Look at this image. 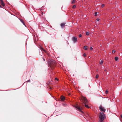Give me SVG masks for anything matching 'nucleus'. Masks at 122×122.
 Wrapping results in <instances>:
<instances>
[{"mask_svg": "<svg viewBox=\"0 0 122 122\" xmlns=\"http://www.w3.org/2000/svg\"><path fill=\"white\" fill-rule=\"evenodd\" d=\"M21 20V21L23 23V24L25 26V24H24V23L23 22V20Z\"/></svg>", "mask_w": 122, "mask_h": 122, "instance_id": "412c9836", "label": "nucleus"}, {"mask_svg": "<svg viewBox=\"0 0 122 122\" xmlns=\"http://www.w3.org/2000/svg\"><path fill=\"white\" fill-rule=\"evenodd\" d=\"M65 25V23H62L60 25H61V26L62 28H63L64 27Z\"/></svg>", "mask_w": 122, "mask_h": 122, "instance_id": "1a4fd4ad", "label": "nucleus"}, {"mask_svg": "<svg viewBox=\"0 0 122 122\" xmlns=\"http://www.w3.org/2000/svg\"><path fill=\"white\" fill-rule=\"evenodd\" d=\"M104 6H105V5L104 4H102V5L101 6L102 7H103Z\"/></svg>", "mask_w": 122, "mask_h": 122, "instance_id": "6ab92c4d", "label": "nucleus"}, {"mask_svg": "<svg viewBox=\"0 0 122 122\" xmlns=\"http://www.w3.org/2000/svg\"><path fill=\"white\" fill-rule=\"evenodd\" d=\"M100 20V19H99V18H97V19H96V20L97 21H99Z\"/></svg>", "mask_w": 122, "mask_h": 122, "instance_id": "b1692460", "label": "nucleus"}, {"mask_svg": "<svg viewBox=\"0 0 122 122\" xmlns=\"http://www.w3.org/2000/svg\"><path fill=\"white\" fill-rule=\"evenodd\" d=\"M73 7L74 8H75L76 7V6L75 5H74L73 6Z\"/></svg>", "mask_w": 122, "mask_h": 122, "instance_id": "f3484780", "label": "nucleus"}, {"mask_svg": "<svg viewBox=\"0 0 122 122\" xmlns=\"http://www.w3.org/2000/svg\"><path fill=\"white\" fill-rule=\"evenodd\" d=\"M103 61L102 60H100V64H102L103 63Z\"/></svg>", "mask_w": 122, "mask_h": 122, "instance_id": "9b49d317", "label": "nucleus"}, {"mask_svg": "<svg viewBox=\"0 0 122 122\" xmlns=\"http://www.w3.org/2000/svg\"><path fill=\"white\" fill-rule=\"evenodd\" d=\"M30 82V80H29L27 81V82Z\"/></svg>", "mask_w": 122, "mask_h": 122, "instance_id": "393cba45", "label": "nucleus"}, {"mask_svg": "<svg viewBox=\"0 0 122 122\" xmlns=\"http://www.w3.org/2000/svg\"><path fill=\"white\" fill-rule=\"evenodd\" d=\"M105 116L104 113L102 112H101L99 116V122H103L104 119H105Z\"/></svg>", "mask_w": 122, "mask_h": 122, "instance_id": "f03ea898", "label": "nucleus"}, {"mask_svg": "<svg viewBox=\"0 0 122 122\" xmlns=\"http://www.w3.org/2000/svg\"><path fill=\"white\" fill-rule=\"evenodd\" d=\"M115 61H117L118 59V58L117 57H116L115 58Z\"/></svg>", "mask_w": 122, "mask_h": 122, "instance_id": "ddd939ff", "label": "nucleus"}, {"mask_svg": "<svg viewBox=\"0 0 122 122\" xmlns=\"http://www.w3.org/2000/svg\"><path fill=\"white\" fill-rule=\"evenodd\" d=\"M55 80H58V79H57V78H55Z\"/></svg>", "mask_w": 122, "mask_h": 122, "instance_id": "cd10ccee", "label": "nucleus"}, {"mask_svg": "<svg viewBox=\"0 0 122 122\" xmlns=\"http://www.w3.org/2000/svg\"><path fill=\"white\" fill-rule=\"evenodd\" d=\"M90 50H92L93 49V48L92 47H91L90 48Z\"/></svg>", "mask_w": 122, "mask_h": 122, "instance_id": "a878e982", "label": "nucleus"}, {"mask_svg": "<svg viewBox=\"0 0 122 122\" xmlns=\"http://www.w3.org/2000/svg\"><path fill=\"white\" fill-rule=\"evenodd\" d=\"M115 50L114 49H113L112 50V53L114 54L115 53Z\"/></svg>", "mask_w": 122, "mask_h": 122, "instance_id": "f8f14e48", "label": "nucleus"}, {"mask_svg": "<svg viewBox=\"0 0 122 122\" xmlns=\"http://www.w3.org/2000/svg\"><path fill=\"white\" fill-rule=\"evenodd\" d=\"M82 35L80 34H79V37H82Z\"/></svg>", "mask_w": 122, "mask_h": 122, "instance_id": "dca6fc26", "label": "nucleus"}, {"mask_svg": "<svg viewBox=\"0 0 122 122\" xmlns=\"http://www.w3.org/2000/svg\"><path fill=\"white\" fill-rule=\"evenodd\" d=\"M0 7H1V6L0 5Z\"/></svg>", "mask_w": 122, "mask_h": 122, "instance_id": "2f4dec72", "label": "nucleus"}, {"mask_svg": "<svg viewBox=\"0 0 122 122\" xmlns=\"http://www.w3.org/2000/svg\"><path fill=\"white\" fill-rule=\"evenodd\" d=\"M75 0H73L72 1V3H75Z\"/></svg>", "mask_w": 122, "mask_h": 122, "instance_id": "5701e85b", "label": "nucleus"}, {"mask_svg": "<svg viewBox=\"0 0 122 122\" xmlns=\"http://www.w3.org/2000/svg\"><path fill=\"white\" fill-rule=\"evenodd\" d=\"M0 3L2 6H5V4L4 3L2 0H0Z\"/></svg>", "mask_w": 122, "mask_h": 122, "instance_id": "0eeeda50", "label": "nucleus"}, {"mask_svg": "<svg viewBox=\"0 0 122 122\" xmlns=\"http://www.w3.org/2000/svg\"><path fill=\"white\" fill-rule=\"evenodd\" d=\"M99 108L100 110L102 111H103L104 112L105 111V109L102 106H100L99 107Z\"/></svg>", "mask_w": 122, "mask_h": 122, "instance_id": "39448f33", "label": "nucleus"}, {"mask_svg": "<svg viewBox=\"0 0 122 122\" xmlns=\"http://www.w3.org/2000/svg\"><path fill=\"white\" fill-rule=\"evenodd\" d=\"M86 35H89V33L88 32H87L86 33Z\"/></svg>", "mask_w": 122, "mask_h": 122, "instance_id": "aec40b11", "label": "nucleus"}, {"mask_svg": "<svg viewBox=\"0 0 122 122\" xmlns=\"http://www.w3.org/2000/svg\"><path fill=\"white\" fill-rule=\"evenodd\" d=\"M99 77V75L98 74H97L96 75V78L97 79Z\"/></svg>", "mask_w": 122, "mask_h": 122, "instance_id": "4468645a", "label": "nucleus"}, {"mask_svg": "<svg viewBox=\"0 0 122 122\" xmlns=\"http://www.w3.org/2000/svg\"><path fill=\"white\" fill-rule=\"evenodd\" d=\"M75 108L77 110L80 111L83 113V112L82 111V108L81 107H80L77 106Z\"/></svg>", "mask_w": 122, "mask_h": 122, "instance_id": "20e7f679", "label": "nucleus"}, {"mask_svg": "<svg viewBox=\"0 0 122 122\" xmlns=\"http://www.w3.org/2000/svg\"><path fill=\"white\" fill-rule=\"evenodd\" d=\"M43 58V60L44 61H45V59L44 58Z\"/></svg>", "mask_w": 122, "mask_h": 122, "instance_id": "c85d7f7f", "label": "nucleus"}, {"mask_svg": "<svg viewBox=\"0 0 122 122\" xmlns=\"http://www.w3.org/2000/svg\"><path fill=\"white\" fill-rule=\"evenodd\" d=\"M88 47L86 46H84V49L85 50H87L88 49Z\"/></svg>", "mask_w": 122, "mask_h": 122, "instance_id": "9d476101", "label": "nucleus"}, {"mask_svg": "<svg viewBox=\"0 0 122 122\" xmlns=\"http://www.w3.org/2000/svg\"><path fill=\"white\" fill-rule=\"evenodd\" d=\"M81 101L83 103L85 104V107L89 108H90V107L88 106V105H86V104L87 103L88 101L87 99L83 96H82L81 98Z\"/></svg>", "mask_w": 122, "mask_h": 122, "instance_id": "7ed1b4c3", "label": "nucleus"}, {"mask_svg": "<svg viewBox=\"0 0 122 122\" xmlns=\"http://www.w3.org/2000/svg\"><path fill=\"white\" fill-rule=\"evenodd\" d=\"M48 65L51 69H53L56 65L55 61L53 59L50 60V61H48Z\"/></svg>", "mask_w": 122, "mask_h": 122, "instance_id": "f257e3e1", "label": "nucleus"}, {"mask_svg": "<svg viewBox=\"0 0 122 122\" xmlns=\"http://www.w3.org/2000/svg\"><path fill=\"white\" fill-rule=\"evenodd\" d=\"M96 71H98V70H96Z\"/></svg>", "mask_w": 122, "mask_h": 122, "instance_id": "473e14b6", "label": "nucleus"}, {"mask_svg": "<svg viewBox=\"0 0 122 122\" xmlns=\"http://www.w3.org/2000/svg\"><path fill=\"white\" fill-rule=\"evenodd\" d=\"M95 16H97V12H96L95 13Z\"/></svg>", "mask_w": 122, "mask_h": 122, "instance_id": "a211bd4d", "label": "nucleus"}, {"mask_svg": "<svg viewBox=\"0 0 122 122\" xmlns=\"http://www.w3.org/2000/svg\"><path fill=\"white\" fill-rule=\"evenodd\" d=\"M120 116L122 118V115H121Z\"/></svg>", "mask_w": 122, "mask_h": 122, "instance_id": "bb28decb", "label": "nucleus"}, {"mask_svg": "<svg viewBox=\"0 0 122 122\" xmlns=\"http://www.w3.org/2000/svg\"><path fill=\"white\" fill-rule=\"evenodd\" d=\"M108 90H107L105 92L106 94H107L108 93Z\"/></svg>", "mask_w": 122, "mask_h": 122, "instance_id": "2eb2a0df", "label": "nucleus"}, {"mask_svg": "<svg viewBox=\"0 0 122 122\" xmlns=\"http://www.w3.org/2000/svg\"><path fill=\"white\" fill-rule=\"evenodd\" d=\"M41 14H42V15H43V12H42Z\"/></svg>", "mask_w": 122, "mask_h": 122, "instance_id": "7c9ffc66", "label": "nucleus"}, {"mask_svg": "<svg viewBox=\"0 0 122 122\" xmlns=\"http://www.w3.org/2000/svg\"><path fill=\"white\" fill-rule=\"evenodd\" d=\"M61 101H63L65 100V97H64L62 96H61Z\"/></svg>", "mask_w": 122, "mask_h": 122, "instance_id": "6e6552de", "label": "nucleus"}, {"mask_svg": "<svg viewBox=\"0 0 122 122\" xmlns=\"http://www.w3.org/2000/svg\"><path fill=\"white\" fill-rule=\"evenodd\" d=\"M83 56H84L85 57L86 56V54L84 53L83 54Z\"/></svg>", "mask_w": 122, "mask_h": 122, "instance_id": "4be33fe9", "label": "nucleus"}, {"mask_svg": "<svg viewBox=\"0 0 122 122\" xmlns=\"http://www.w3.org/2000/svg\"><path fill=\"white\" fill-rule=\"evenodd\" d=\"M106 71V70H104V71Z\"/></svg>", "mask_w": 122, "mask_h": 122, "instance_id": "c756f323", "label": "nucleus"}, {"mask_svg": "<svg viewBox=\"0 0 122 122\" xmlns=\"http://www.w3.org/2000/svg\"><path fill=\"white\" fill-rule=\"evenodd\" d=\"M72 40L74 42H76L77 41V38L76 37H74L72 38Z\"/></svg>", "mask_w": 122, "mask_h": 122, "instance_id": "423d86ee", "label": "nucleus"}]
</instances>
